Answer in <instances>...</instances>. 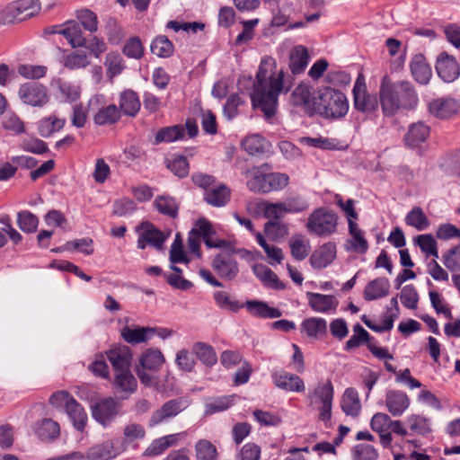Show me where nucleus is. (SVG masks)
I'll list each match as a JSON object with an SVG mask.
<instances>
[{"instance_id":"f257e3e1","label":"nucleus","mask_w":460,"mask_h":460,"mask_svg":"<svg viewBox=\"0 0 460 460\" xmlns=\"http://www.w3.org/2000/svg\"><path fill=\"white\" fill-rule=\"evenodd\" d=\"M284 90L285 93L288 92V88L284 87V72L278 71L275 59L263 58L251 93L253 107L260 109L267 119L272 118L276 113L279 96Z\"/></svg>"},{"instance_id":"f03ea898","label":"nucleus","mask_w":460,"mask_h":460,"mask_svg":"<svg viewBox=\"0 0 460 460\" xmlns=\"http://www.w3.org/2000/svg\"><path fill=\"white\" fill-rule=\"evenodd\" d=\"M380 104L385 116L395 115L400 110H413L418 102V94L409 81L392 83L384 76L380 85Z\"/></svg>"},{"instance_id":"7ed1b4c3","label":"nucleus","mask_w":460,"mask_h":460,"mask_svg":"<svg viewBox=\"0 0 460 460\" xmlns=\"http://www.w3.org/2000/svg\"><path fill=\"white\" fill-rule=\"evenodd\" d=\"M315 114L335 120L343 118L349 111L346 95L331 87L324 88L314 96Z\"/></svg>"},{"instance_id":"20e7f679","label":"nucleus","mask_w":460,"mask_h":460,"mask_svg":"<svg viewBox=\"0 0 460 460\" xmlns=\"http://www.w3.org/2000/svg\"><path fill=\"white\" fill-rule=\"evenodd\" d=\"M40 9L39 0H14L0 12V23L22 22L35 15Z\"/></svg>"},{"instance_id":"39448f33","label":"nucleus","mask_w":460,"mask_h":460,"mask_svg":"<svg viewBox=\"0 0 460 460\" xmlns=\"http://www.w3.org/2000/svg\"><path fill=\"white\" fill-rule=\"evenodd\" d=\"M337 225L338 216L335 212L319 208L309 216L306 227L311 234L325 237L336 232Z\"/></svg>"},{"instance_id":"423d86ee","label":"nucleus","mask_w":460,"mask_h":460,"mask_svg":"<svg viewBox=\"0 0 460 460\" xmlns=\"http://www.w3.org/2000/svg\"><path fill=\"white\" fill-rule=\"evenodd\" d=\"M136 231L138 233L137 246L140 250L146 249L147 245L162 250L169 236V234H165L149 222H142L137 226Z\"/></svg>"},{"instance_id":"0eeeda50","label":"nucleus","mask_w":460,"mask_h":460,"mask_svg":"<svg viewBox=\"0 0 460 460\" xmlns=\"http://www.w3.org/2000/svg\"><path fill=\"white\" fill-rule=\"evenodd\" d=\"M190 403V400L186 397H179L165 402L158 410L153 412L149 420V425L153 427L176 417L186 410Z\"/></svg>"},{"instance_id":"6e6552de","label":"nucleus","mask_w":460,"mask_h":460,"mask_svg":"<svg viewBox=\"0 0 460 460\" xmlns=\"http://www.w3.org/2000/svg\"><path fill=\"white\" fill-rule=\"evenodd\" d=\"M18 94L23 103L33 107H42L49 99L47 88L36 82L22 84Z\"/></svg>"},{"instance_id":"1a4fd4ad","label":"nucleus","mask_w":460,"mask_h":460,"mask_svg":"<svg viewBox=\"0 0 460 460\" xmlns=\"http://www.w3.org/2000/svg\"><path fill=\"white\" fill-rule=\"evenodd\" d=\"M216 274L226 280L234 279L239 273V267L234 254L223 252L216 255L211 262Z\"/></svg>"},{"instance_id":"9d476101","label":"nucleus","mask_w":460,"mask_h":460,"mask_svg":"<svg viewBox=\"0 0 460 460\" xmlns=\"http://www.w3.org/2000/svg\"><path fill=\"white\" fill-rule=\"evenodd\" d=\"M118 410V402L115 399L109 397L96 402L92 409V414L93 418L97 422L105 427L117 416Z\"/></svg>"},{"instance_id":"9b49d317","label":"nucleus","mask_w":460,"mask_h":460,"mask_svg":"<svg viewBox=\"0 0 460 460\" xmlns=\"http://www.w3.org/2000/svg\"><path fill=\"white\" fill-rule=\"evenodd\" d=\"M354 107L364 113H370L377 110L378 100L376 95L366 92L365 84L357 80L353 87Z\"/></svg>"},{"instance_id":"f8f14e48","label":"nucleus","mask_w":460,"mask_h":460,"mask_svg":"<svg viewBox=\"0 0 460 460\" xmlns=\"http://www.w3.org/2000/svg\"><path fill=\"white\" fill-rule=\"evenodd\" d=\"M436 70L438 76L447 83L454 82L460 75L457 60L447 53H442L438 58Z\"/></svg>"},{"instance_id":"ddd939ff","label":"nucleus","mask_w":460,"mask_h":460,"mask_svg":"<svg viewBox=\"0 0 460 460\" xmlns=\"http://www.w3.org/2000/svg\"><path fill=\"white\" fill-rule=\"evenodd\" d=\"M107 359L111 363L113 372H119L130 367L132 354L130 349L125 345L111 347L106 352Z\"/></svg>"},{"instance_id":"4468645a","label":"nucleus","mask_w":460,"mask_h":460,"mask_svg":"<svg viewBox=\"0 0 460 460\" xmlns=\"http://www.w3.org/2000/svg\"><path fill=\"white\" fill-rule=\"evenodd\" d=\"M273 384L279 389L288 392H304L305 384L301 377L285 370L274 371L271 375Z\"/></svg>"},{"instance_id":"2eb2a0df","label":"nucleus","mask_w":460,"mask_h":460,"mask_svg":"<svg viewBox=\"0 0 460 460\" xmlns=\"http://www.w3.org/2000/svg\"><path fill=\"white\" fill-rule=\"evenodd\" d=\"M410 398L400 390H388L385 394V406L394 417L402 416L410 406Z\"/></svg>"},{"instance_id":"dca6fc26","label":"nucleus","mask_w":460,"mask_h":460,"mask_svg":"<svg viewBox=\"0 0 460 460\" xmlns=\"http://www.w3.org/2000/svg\"><path fill=\"white\" fill-rule=\"evenodd\" d=\"M271 169L269 164H263L251 170L252 178L247 181V188L254 193H269L268 172Z\"/></svg>"},{"instance_id":"f3484780","label":"nucleus","mask_w":460,"mask_h":460,"mask_svg":"<svg viewBox=\"0 0 460 460\" xmlns=\"http://www.w3.org/2000/svg\"><path fill=\"white\" fill-rule=\"evenodd\" d=\"M309 306L318 313L335 312L339 305V301L332 295H323L320 293L307 292Z\"/></svg>"},{"instance_id":"a211bd4d","label":"nucleus","mask_w":460,"mask_h":460,"mask_svg":"<svg viewBox=\"0 0 460 460\" xmlns=\"http://www.w3.org/2000/svg\"><path fill=\"white\" fill-rule=\"evenodd\" d=\"M314 96L311 95L308 85L300 84L292 93L291 102L293 105L301 107L308 116L312 117L315 114Z\"/></svg>"},{"instance_id":"6ab92c4d","label":"nucleus","mask_w":460,"mask_h":460,"mask_svg":"<svg viewBox=\"0 0 460 460\" xmlns=\"http://www.w3.org/2000/svg\"><path fill=\"white\" fill-rule=\"evenodd\" d=\"M392 419L386 413L377 412L371 419V429L377 432L380 437V442L385 447H388L392 443V434L389 433Z\"/></svg>"},{"instance_id":"aec40b11","label":"nucleus","mask_w":460,"mask_h":460,"mask_svg":"<svg viewBox=\"0 0 460 460\" xmlns=\"http://www.w3.org/2000/svg\"><path fill=\"white\" fill-rule=\"evenodd\" d=\"M390 281L385 277L376 278L367 284L363 296L367 301L377 300L385 297L389 294Z\"/></svg>"},{"instance_id":"412c9836","label":"nucleus","mask_w":460,"mask_h":460,"mask_svg":"<svg viewBox=\"0 0 460 460\" xmlns=\"http://www.w3.org/2000/svg\"><path fill=\"white\" fill-rule=\"evenodd\" d=\"M243 306L252 315L263 319H275L282 315L279 308L271 307L268 303L260 300H247Z\"/></svg>"},{"instance_id":"4be33fe9","label":"nucleus","mask_w":460,"mask_h":460,"mask_svg":"<svg viewBox=\"0 0 460 460\" xmlns=\"http://www.w3.org/2000/svg\"><path fill=\"white\" fill-rule=\"evenodd\" d=\"M336 257V246L332 243L322 245L310 257V263L314 269H323L332 262Z\"/></svg>"},{"instance_id":"5701e85b","label":"nucleus","mask_w":460,"mask_h":460,"mask_svg":"<svg viewBox=\"0 0 460 460\" xmlns=\"http://www.w3.org/2000/svg\"><path fill=\"white\" fill-rule=\"evenodd\" d=\"M410 69L416 82L420 84H427L429 83L432 72L422 54H417L411 58Z\"/></svg>"},{"instance_id":"b1692460","label":"nucleus","mask_w":460,"mask_h":460,"mask_svg":"<svg viewBox=\"0 0 460 460\" xmlns=\"http://www.w3.org/2000/svg\"><path fill=\"white\" fill-rule=\"evenodd\" d=\"M457 102L453 99H436L429 103V112L439 119H447L456 113Z\"/></svg>"},{"instance_id":"393cba45","label":"nucleus","mask_w":460,"mask_h":460,"mask_svg":"<svg viewBox=\"0 0 460 460\" xmlns=\"http://www.w3.org/2000/svg\"><path fill=\"white\" fill-rule=\"evenodd\" d=\"M429 136V128L423 122L413 123L409 127L404 137V143L411 148H415L425 142Z\"/></svg>"},{"instance_id":"a878e982","label":"nucleus","mask_w":460,"mask_h":460,"mask_svg":"<svg viewBox=\"0 0 460 460\" xmlns=\"http://www.w3.org/2000/svg\"><path fill=\"white\" fill-rule=\"evenodd\" d=\"M58 34L63 35L73 48L84 47L85 39L83 36L81 25L75 21H68L62 24Z\"/></svg>"},{"instance_id":"bb28decb","label":"nucleus","mask_w":460,"mask_h":460,"mask_svg":"<svg viewBox=\"0 0 460 460\" xmlns=\"http://www.w3.org/2000/svg\"><path fill=\"white\" fill-rule=\"evenodd\" d=\"M114 386L119 393L125 394L123 398H127L137 390V382L130 369L128 368L114 373Z\"/></svg>"},{"instance_id":"cd10ccee","label":"nucleus","mask_w":460,"mask_h":460,"mask_svg":"<svg viewBox=\"0 0 460 460\" xmlns=\"http://www.w3.org/2000/svg\"><path fill=\"white\" fill-rule=\"evenodd\" d=\"M35 434L42 441H53L60 434L59 424L52 419H43L35 423Z\"/></svg>"},{"instance_id":"c85d7f7f","label":"nucleus","mask_w":460,"mask_h":460,"mask_svg":"<svg viewBox=\"0 0 460 460\" xmlns=\"http://www.w3.org/2000/svg\"><path fill=\"white\" fill-rule=\"evenodd\" d=\"M309 62V54L305 47H294L289 54V69L293 75L303 73Z\"/></svg>"},{"instance_id":"c756f323","label":"nucleus","mask_w":460,"mask_h":460,"mask_svg":"<svg viewBox=\"0 0 460 460\" xmlns=\"http://www.w3.org/2000/svg\"><path fill=\"white\" fill-rule=\"evenodd\" d=\"M119 454V450L115 447L114 442L107 440L89 448L85 457L89 460H110Z\"/></svg>"},{"instance_id":"7c9ffc66","label":"nucleus","mask_w":460,"mask_h":460,"mask_svg":"<svg viewBox=\"0 0 460 460\" xmlns=\"http://www.w3.org/2000/svg\"><path fill=\"white\" fill-rule=\"evenodd\" d=\"M342 411L346 415L357 417L361 411V402L358 391L353 387L345 390L341 402Z\"/></svg>"},{"instance_id":"2f4dec72","label":"nucleus","mask_w":460,"mask_h":460,"mask_svg":"<svg viewBox=\"0 0 460 460\" xmlns=\"http://www.w3.org/2000/svg\"><path fill=\"white\" fill-rule=\"evenodd\" d=\"M140 107L141 102L136 92L128 89L120 93L119 108L125 115L135 117L139 111Z\"/></svg>"},{"instance_id":"473e14b6","label":"nucleus","mask_w":460,"mask_h":460,"mask_svg":"<svg viewBox=\"0 0 460 460\" xmlns=\"http://www.w3.org/2000/svg\"><path fill=\"white\" fill-rule=\"evenodd\" d=\"M66 412L74 428L82 432L87 422V414L83 406L75 399H70V403L67 405Z\"/></svg>"},{"instance_id":"72a5a7b5","label":"nucleus","mask_w":460,"mask_h":460,"mask_svg":"<svg viewBox=\"0 0 460 460\" xmlns=\"http://www.w3.org/2000/svg\"><path fill=\"white\" fill-rule=\"evenodd\" d=\"M310 405H319L332 402L333 386L331 381L324 384H318L314 390L309 394Z\"/></svg>"},{"instance_id":"f704fd0d","label":"nucleus","mask_w":460,"mask_h":460,"mask_svg":"<svg viewBox=\"0 0 460 460\" xmlns=\"http://www.w3.org/2000/svg\"><path fill=\"white\" fill-rule=\"evenodd\" d=\"M230 190L222 184L217 188H212L205 191V200L211 206L223 207L230 199Z\"/></svg>"},{"instance_id":"c9c22d12","label":"nucleus","mask_w":460,"mask_h":460,"mask_svg":"<svg viewBox=\"0 0 460 460\" xmlns=\"http://www.w3.org/2000/svg\"><path fill=\"white\" fill-rule=\"evenodd\" d=\"M185 136L184 128L181 125L165 127L157 131L155 137V145L161 143H172L183 138Z\"/></svg>"},{"instance_id":"e433bc0d","label":"nucleus","mask_w":460,"mask_h":460,"mask_svg":"<svg viewBox=\"0 0 460 460\" xmlns=\"http://www.w3.org/2000/svg\"><path fill=\"white\" fill-rule=\"evenodd\" d=\"M151 332H153L151 327L130 328L126 326L121 330V337L128 343L138 344L150 340Z\"/></svg>"},{"instance_id":"4c0bfd02","label":"nucleus","mask_w":460,"mask_h":460,"mask_svg":"<svg viewBox=\"0 0 460 460\" xmlns=\"http://www.w3.org/2000/svg\"><path fill=\"white\" fill-rule=\"evenodd\" d=\"M120 119V111L115 104L101 107L93 116L96 125L103 126L116 123Z\"/></svg>"},{"instance_id":"58836bf2","label":"nucleus","mask_w":460,"mask_h":460,"mask_svg":"<svg viewBox=\"0 0 460 460\" xmlns=\"http://www.w3.org/2000/svg\"><path fill=\"white\" fill-rule=\"evenodd\" d=\"M253 272L263 284L274 289H283L284 284L279 279L278 276L267 266L257 265L253 268Z\"/></svg>"},{"instance_id":"ea45409f","label":"nucleus","mask_w":460,"mask_h":460,"mask_svg":"<svg viewBox=\"0 0 460 460\" xmlns=\"http://www.w3.org/2000/svg\"><path fill=\"white\" fill-rule=\"evenodd\" d=\"M164 361V356L159 349H148L141 355L138 367L149 371H156Z\"/></svg>"},{"instance_id":"a19ab883","label":"nucleus","mask_w":460,"mask_h":460,"mask_svg":"<svg viewBox=\"0 0 460 460\" xmlns=\"http://www.w3.org/2000/svg\"><path fill=\"white\" fill-rule=\"evenodd\" d=\"M66 120L55 116L43 118L39 121L38 130L42 137H49L53 133L59 131L65 126Z\"/></svg>"},{"instance_id":"79ce46f5","label":"nucleus","mask_w":460,"mask_h":460,"mask_svg":"<svg viewBox=\"0 0 460 460\" xmlns=\"http://www.w3.org/2000/svg\"><path fill=\"white\" fill-rule=\"evenodd\" d=\"M301 328L308 337H317L326 332L327 323L323 318L311 317L303 321Z\"/></svg>"},{"instance_id":"37998d69","label":"nucleus","mask_w":460,"mask_h":460,"mask_svg":"<svg viewBox=\"0 0 460 460\" xmlns=\"http://www.w3.org/2000/svg\"><path fill=\"white\" fill-rule=\"evenodd\" d=\"M90 64V60L86 52L76 50L64 56L63 65L65 67L75 70L84 68Z\"/></svg>"},{"instance_id":"c03bdc74","label":"nucleus","mask_w":460,"mask_h":460,"mask_svg":"<svg viewBox=\"0 0 460 460\" xmlns=\"http://www.w3.org/2000/svg\"><path fill=\"white\" fill-rule=\"evenodd\" d=\"M151 52L159 58H169L173 53V45L166 36L159 35L154 39L150 46Z\"/></svg>"},{"instance_id":"a18cd8bd","label":"nucleus","mask_w":460,"mask_h":460,"mask_svg":"<svg viewBox=\"0 0 460 460\" xmlns=\"http://www.w3.org/2000/svg\"><path fill=\"white\" fill-rule=\"evenodd\" d=\"M405 223L416 228L418 231L426 230L429 226V221L423 210L415 207L411 211H409L405 217Z\"/></svg>"},{"instance_id":"49530a36","label":"nucleus","mask_w":460,"mask_h":460,"mask_svg":"<svg viewBox=\"0 0 460 460\" xmlns=\"http://www.w3.org/2000/svg\"><path fill=\"white\" fill-rule=\"evenodd\" d=\"M197 460H218V452L214 444L207 439H199L195 445Z\"/></svg>"},{"instance_id":"de8ad7c7","label":"nucleus","mask_w":460,"mask_h":460,"mask_svg":"<svg viewBox=\"0 0 460 460\" xmlns=\"http://www.w3.org/2000/svg\"><path fill=\"white\" fill-rule=\"evenodd\" d=\"M123 54L132 59L139 60L143 58L145 49L139 37L128 38L122 48Z\"/></svg>"},{"instance_id":"09e8293b","label":"nucleus","mask_w":460,"mask_h":460,"mask_svg":"<svg viewBox=\"0 0 460 460\" xmlns=\"http://www.w3.org/2000/svg\"><path fill=\"white\" fill-rule=\"evenodd\" d=\"M156 209L165 216L175 218L178 215L179 206L176 200L169 196H159L155 199Z\"/></svg>"},{"instance_id":"8fccbe9b","label":"nucleus","mask_w":460,"mask_h":460,"mask_svg":"<svg viewBox=\"0 0 460 460\" xmlns=\"http://www.w3.org/2000/svg\"><path fill=\"white\" fill-rule=\"evenodd\" d=\"M193 351L197 358L206 366H213L217 363V358L214 349L204 342H197L193 345Z\"/></svg>"},{"instance_id":"3c124183","label":"nucleus","mask_w":460,"mask_h":460,"mask_svg":"<svg viewBox=\"0 0 460 460\" xmlns=\"http://www.w3.org/2000/svg\"><path fill=\"white\" fill-rule=\"evenodd\" d=\"M265 143L263 137L254 134L242 141V147L251 155H259L265 152Z\"/></svg>"},{"instance_id":"603ef678","label":"nucleus","mask_w":460,"mask_h":460,"mask_svg":"<svg viewBox=\"0 0 460 460\" xmlns=\"http://www.w3.org/2000/svg\"><path fill=\"white\" fill-rule=\"evenodd\" d=\"M406 424L410 430L416 435H426L431 431L429 420L424 416L412 414L406 418Z\"/></svg>"},{"instance_id":"864d4df0","label":"nucleus","mask_w":460,"mask_h":460,"mask_svg":"<svg viewBox=\"0 0 460 460\" xmlns=\"http://www.w3.org/2000/svg\"><path fill=\"white\" fill-rule=\"evenodd\" d=\"M213 296L217 305L221 309L229 310L231 312H237L244 305L240 304L226 291H217L214 293Z\"/></svg>"},{"instance_id":"5fc2aeb1","label":"nucleus","mask_w":460,"mask_h":460,"mask_svg":"<svg viewBox=\"0 0 460 460\" xmlns=\"http://www.w3.org/2000/svg\"><path fill=\"white\" fill-rule=\"evenodd\" d=\"M442 262L451 272L460 271V244L446 251L442 255Z\"/></svg>"},{"instance_id":"6e6d98bb","label":"nucleus","mask_w":460,"mask_h":460,"mask_svg":"<svg viewBox=\"0 0 460 460\" xmlns=\"http://www.w3.org/2000/svg\"><path fill=\"white\" fill-rule=\"evenodd\" d=\"M17 224L22 232L31 234L37 230L39 219L31 212L24 210L18 213Z\"/></svg>"},{"instance_id":"4d7b16f0","label":"nucleus","mask_w":460,"mask_h":460,"mask_svg":"<svg viewBox=\"0 0 460 460\" xmlns=\"http://www.w3.org/2000/svg\"><path fill=\"white\" fill-rule=\"evenodd\" d=\"M415 243L426 256L432 255L438 258V244L431 234H420L415 238Z\"/></svg>"},{"instance_id":"13d9d810","label":"nucleus","mask_w":460,"mask_h":460,"mask_svg":"<svg viewBox=\"0 0 460 460\" xmlns=\"http://www.w3.org/2000/svg\"><path fill=\"white\" fill-rule=\"evenodd\" d=\"M105 65L107 66L108 75L114 77L122 73L125 69V61L117 52H110L106 56Z\"/></svg>"},{"instance_id":"bf43d9fd","label":"nucleus","mask_w":460,"mask_h":460,"mask_svg":"<svg viewBox=\"0 0 460 460\" xmlns=\"http://www.w3.org/2000/svg\"><path fill=\"white\" fill-rule=\"evenodd\" d=\"M353 335L346 342V350L359 347L361 344L367 343L370 340L369 333L359 323H356L353 326Z\"/></svg>"},{"instance_id":"052dcab7","label":"nucleus","mask_w":460,"mask_h":460,"mask_svg":"<svg viewBox=\"0 0 460 460\" xmlns=\"http://www.w3.org/2000/svg\"><path fill=\"white\" fill-rule=\"evenodd\" d=\"M294 11V4L292 2H285L280 7L273 13L271 19V25L280 27L286 25L289 20L291 13Z\"/></svg>"},{"instance_id":"680f3d73","label":"nucleus","mask_w":460,"mask_h":460,"mask_svg":"<svg viewBox=\"0 0 460 460\" xmlns=\"http://www.w3.org/2000/svg\"><path fill=\"white\" fill-rule=\"evenodd\" d=\"M76 17L80 21V25L86 31L93 33L98 30V19L96 14L89 9L77 11Z\"/></svg>"},{"instance_id":"e2e57ef3","label":"nucleus","mask_w":460,"mask_h":460,"mask_svg":"<svg viewBox=\"0 0 460 460\" xmlns=\"http://www.w3.org/2000/svg\"><path fill=\"white\" fill-rule=\"evenodd\" d=\"M378 453L376 449L368 444H358L352 448L353 460H376Z\"/></svg>"},{"instance_id":"0e129e2a","label":"nucleus","mask_w":460,"mask_h":460,"mask_svg":"<svg viewBox=\"0 0 460 460\" xmlns=\"http://www.w3.org/2000/svg\"><path fill=\"white\" fill-rule=\"evenodd\" d=\"M429 299L432 307L436 311L437 314H442L444 316L448 319L452 320L453 315L451 313V310L449 306L445 302L442 296L437 292V291H429Z\"/></svg>"},{"instance_id":"69168bd1","label":"nucleus","mask_w":460,"mask_h":460,"mask_svg":"<svg viewBox=\"0 0 460 460\" xmlns=\"http://www.w3.org/2000/svg\"><path fill=\"white\" fill-rule=\"evenodd\" d=\"M168 169L180 178H183L189 173V163L185 156L177 155L167 163Z\"/></svg>"},{"instance_id":"338daca9","label":"nucleus","mask_w":460,"mask_h":460,"mask_svg":"<svg viewBox=\"0 0 460 460\" xmlns=\"http://www.w3.org/2000/svg\"><path fill=\"white\" fill-rule=\"evenodd\" d=\"M402 304L409 308L415 309L419 302V295L413 285H406L402 288L400 294Z\"/></svg>"},{"instance_id":"774afa93","label":"nucleus","mask_w":460,"mask_h":460,"mask_svg":"<svg viewBox=\"0 0 460 460\" xmlns=\"http://www.w3.org/2000/svg\"><path fill=\"white\" fill-rule=\"evenodd\" d=\"M254 420L261 426L276 427L281 423V418L270 411L256 409L252 412Z\"/></svg>"}]
</instances>
